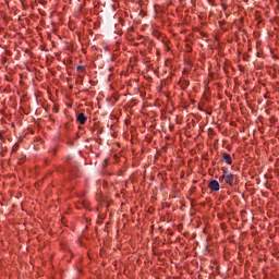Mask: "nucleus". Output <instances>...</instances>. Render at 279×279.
<instances>
[{"mask_svg":"<svg viewBox=\"0 0 279 279\" xmlns=\"http://www.w3.org/2000/svg\"><path fill=\"white\" fill-rule=\"evenodd\" d=\"M219 182H225L229 186H236L239 184L236 175L226 169H222V175L219 178Z\"/></svg>","mask_w":279,"mask_h":279,"instance_id":"nucleus-1","label":"nucleus"},{"mask_svg":"<svg viewBox=\"0 0 279 279\" xmlns=\"http://www.w3.org/2000/svg\"><path fill=\"white\" fill-rule=\"evenodd\" d=\"M76 71L78 73H84V66L83 65H77Z\"/></svg>","mask_w":279,"mask_h":279,"instance_id":"nucleus-5","label":"nucleus"},{"mask_svg":"<svg viewBox=\"0 0 279 279\" xmlns=\"http://www.w3.org/2000/svg\"><path fill=\"white\" fill-rule=\"evenodd\" d=\"M76 121L80 122L81 125H85L86 121H88V118L84 113H80L76 118Z\"/></svg>","mask_w":279,"mask_h":279,"instance_id":"nucleus-4","label":"nucleus"},{"mask_svg":"<svg viewBox=\"0 0 279 279\" xmlns=\"http://www.w3.org/2000/svg\"><path fill=\"white\" fill-rule=\"evenodd\" d=\"M208 189H210L211 191H216V192L219 191V189H220L219 181H217V180L210 181L208 184Z\"/></svg>","mask_w":279,"mask_h":279,"instance_id":"nucleus-2","label":"nucleus"},{"mask_svg":"<svg viewBox=\"0 0 279 279\" xmlns=\"http://www.w3.org/2000/svg\"><path fill=\"white\" fill-rule=\"evenodd\" d=\"M222 162H226V165H232V156L228 153H222Z\"/></svg>","mask_w":279,"mask_h":279,"instance_id":"nucleus-3","label":"nucleus"}]
</instances>
